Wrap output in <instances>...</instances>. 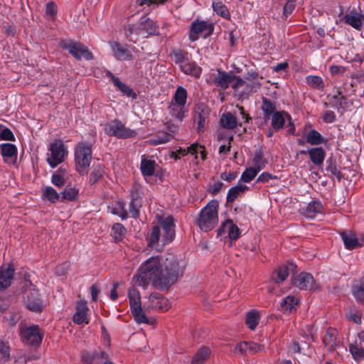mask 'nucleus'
I'll return each instance as SVG.
<instances>
[{"mask_svg": "<svg viewBox=\"0 0 364 364\" xmlns=\"http://www.w3.org/2000/svg\"><path fill=\"white\" fill-rule=\"evenodd\" d=\"M341 237L346 249H357L364 245V236L360 233L345 230L341 232Z\"/></svg>", "mask_w": 364, "mask_h": 364, "instance_id": "11", "label": "nucleus"}, {"mask_svg": "<svg viewBox=\"0 0 364 364\" xmlns=\"http://www.w3.org/2000/svg\"><path fill=\"white\" fill-rule=\"evenodd\" d=\"M88 308L85 301H79L76 304V312L74 314L73 321L78 325L87 324L89 319L87 317Z\"/></svg>", "mask_w": 364, "mask_h": 364, "instance_id": "18", "label": "nucleus"}, {"mask_svg": "<svg viewBox=\"0 0 364 364\" xmlns=\"http://www.w3.org/2000/svg\"><path fill=\"white\" fill-rule=\"evenodd\" d=\"M105 132L110 136L118 139H127L134 137L136 135L135 130L126 127L119 120L110 121L105 125Z\"/></svg>", "mask_w": 364, "mask_h": 364, "instance_id": "5", "label": "nucleus"}, {"mask_svg": "<svg viewBox=\"0 0 364 364\" xmlns=\"http://www.w3.org/2000/svg\"><path fill=\"white\" fill-rule=\"evenodd\" d=\"M141 171L144 176H151L155 171V161L143 158L141 161Z\"/></svg>", "mask_w": 364, "mask_h": 364, "instance_id": "38", "label": "nucleus"}, {"mask_svg": "<svg viewBox=\"0 0 364 364\" xmlns=\"http://www.w3.org/2000/svg\"><path fill=\"white\" fill-rule=\"evenodd\" d=\"M14 268L9 264L6 267H2L0 270V289H5L11 284Z\"/></svg>", "mask_w": 364, "mask_h": 364, "instance_id": "26", "label": "nucleus"}, {"mask_svg": "<svg viewBox=\"0 0 364 364\" xmlns=\"http://www.w3.org/2000/svg\"><path fill=\"white\" fill-rule=\"evenodd\" d=\"M344 19L346 23L358 30H360L363 26V22L360 16L346 14L344 16Z\"/></svg>", "mask_w": 364, "mask_h": 364, "instance_id": "48", "label": "nucleus"}, {"mask_svg": "<svg viewBox=\"0 0 364 364\" xmlns=\"http://www.w3.org/2000/svg\"><path fill=\"white\" fill-rule=\"evenodd\" d=\"M173 60L176 64L179 65L180 68L189 59L188 53L182 50H176L172 52Z\"/></svg>", "mask_w": 364, "mask_h": 364, "instance_id": "42", "label": "nucleus"}, {"mask_svg": "<svg viewBox=\"0 0 364 364\" xmlns=\"http://www.w3.org/2000/svg\"><path fill=\"white\" fill-rule=\"evenodd\" d=\"M126 233V229L125 228L119 224V223H115L113 225L112 228V232L111 235L115 240V241H120L122 238V237Z\"/></svg>", "mask_w": 364, "mask_h": 364, "instance_id": "52", "label": "nucleus"}, {"mask_svg": "<svg viewBox=\"0 0 364 364\" xmlns=\"http://www.w3.org/2000/svg\"><path fill=\"white\" fill-rule=\"evenodd\" d=\"M46 15L52 20L55 18L57 14V7L56 5L50 1L46 4Z\"/></svg>", "mask_w": 364, "mask_h": 364, "instance_id": "62", "label": "nucleus"}, {"mask_svg": "<svg viewBox=\"0 0 364 364\" xmlns=\"http://www.w3.org/2000/svg\"><path fill=\"white\" fill-rule=\"evenodd\" d=\"M306 143L317 146L326 141L324 137L316 129L309 131L306 135Z\"/></svg>", "mask_w": 364, "mask_h": 364, "instance_id": "35", "label": "nucleus"}, {"mask_svg": "<svg viewBox=\"0 0 364 364\" xmlns=\"http://www.w3.org/2000/svg\"><path fill=\"white\" fill-rule=\"evenodd\" d=\"M134 320L137 323H147L149 320L142 310L141 307H139L131 310Z\"/></svg>", "mask_w": 364, "mask_h": 364, "instance_id": "56", "label": "nucleus"}, {"mask_svg": "<svg viewBox=\"0 0 364 364\" xmlns=\"http://www.w3.org/2000/svg\"><path fill=\"white\" fill-rule=\"evenodd\" d=\"M107 359H109V355L104 351L85 353L82 356L85 364H103Z\"/></svg>", "mask_w": 364, "mask_h": 364, "instance_id": "22", "label": "nucleus"}, {"mask_svg": "<svg viewBox=\"0 0 364 364\" xmlns=\"http://www.w3.org/2000/svg\"><path fill=\"white\" fill-rule=\"evenodd\" d=\"M187 91L184 87L180 86L176 88L168 107V114L175 120L182 122L187 115Z\"/></svg>", "mask_w": 364, "mask_h": 364, "instance_id": "2", "label": "nucleus"}, {"mask_svg": "<svg viewBox=\"0 0 364 364\" xmlns=\"http://www.w3.org/2000/svg\"><path fill=\"white\" fill-rule=\"evenodd\" d=\"M259 313L255 310H252L247 313L246 316V323L251 330H254L259 323Z\"/></svg>", "mask_w": 364, "mask_h": 364, "instance_id": "47", "label": "nucleus"}, {"mask_svg": "<svg viewBox=\"0 0 364 364\" xmlns=\"http://www.w3.org/2000/svg\"><path fill=\"white\" fill-rule=\"evenodd\" d=\"M184 264L171 253L151 257L140 265L132 282L144 289L151 284L157 289L166 290L183 274Z\"/></svg>", "mask_w": 364, "mask_h": 364, "instance_id": "1", "label": "nucleus"}, {"mask_svg": "<svg viewBox=\"0 0 364 364\" xmlns=\"http://www.w3.org/2000/svg\"><path fill=\"white\" fill-rule=\"evenodd\" d=\"M296 265L291 262L279 266L272 274V281L277 284L282 283L289 274H294L296 272Z\"/></svg>", "mask_w": 364, "mask_h": 364, "instance_id": "12", "label": "nucleus"}, {"mask_svg": "<svg viewBox=\"0 0 364 364\" xmlns=\"http://www.w3.org/2000/svg\"><path fill=\"white\" fill-rule=\"evenodd\" d=\"M10 356L9 347L4 343H0V364L7 361Z\"/></svg>", "mask_w": 364, "mask_h": 364, "instance_id": "60", "label": "nucleus"}, {"mask_svg": "<svg viewBox=\"0 0 364 364\" xmlns=\"http://www.w3.org/2000/svg\"><path fill=\"white\" fill-rule=\"evenodd\" d=\"M160 236V228L158 226H154L150 235L149 245L152 247L154 244L159 242Z\"/></svg>", "mask_w": 364, "mask_h": 364, "instance_id": "61", "label": "nucleus"}, {"mask_svg": "<svg viewBox=\"0 0 364 364\" xmlns=\"http://www.w3.org/2000/svg\"><path fill=\"white\" fill-rule=\"evenodd\" d=\"M76 169L82 173L90 166L92 160V144L86 141L77 144L74 151Z\"/></svg>", "mask_w": 364, "mask_h": 364, "instance_id": "4", "label": "nucleus"}, {"mask_svg": "<svg viewBox=\"0 0 364 364\" xmlns=\"http://www.w3.org/2000/svg\"><path fill=\"white\" fill-rule=\"evenodd\" d=\"M180 69L186 75H188L196 78L200 77L202 72L201 68L199 67L196 62L191 61L189 59L183 65H181Z\"/></svg>", "mask_w": 364, "mask_h": 364, "instance_id": "29", "label": "nucleus"}, {"mask_svg": "<svg viewBox=\"0 0 364 364\" xmlns=\"http://www.w3.org/2000/svg\"><path fill=\"white\" fill-rule=\"evenodd\" d=\"M249 345H248V342H241L240 343H238L235 348V354H241V355H245V354H249Z\"/></svg>", "mask_w": 364, "mask_h": 364, "instance_id": "63", "label": "nucleus"}, {"mask_svg": "<svg viewBox=\"0 0 364 364\" xmlns=\"http://www.w3.org/2000/svg\"><path fill=\"white\" fill-rule=\"evenodd\" d=\"M323 342L325 346L330 351H333L338 346V341L336 332L333 329H328L326 331V334L323 338Z\"/></svg>", "mask_w": 364, "mask_h": 364, "instance_id": "32", "label": "nucleus"}, {"mask_svg": "<svg viewBox=\"0 0 364 364\" xmlns=\"http://www.w3.org/2000/svg\"><path fill=\"white\" fill-rule=\"evenodd\" d=\"M20 336L24 343L34 346H39L43 339V334L38 326H31L21 329Z\"/></svg>", "mask_w": 364, "mask_h": 364, "instance_id": "9", "label": "nucleus"}, {"mask_svg": "<svg viewBox=\"0 0 364 364\" xmlns=\"http://www.w3.org/2000/svg\"><path fill=\"white\" fill-rule=\"evenodd\" d=\"M322 119L325 123H333L336 119V116L334 112L331 110H327L324 112L322 114Z\"/></svg>", "mask_w": 364, "mask_h": 364, "instance_id": "64", "label": "nucleus"}, {"mask_svg": "<svg viewBox=\"0 0 364 364\" xmlns=\"http://www.w3.org/2000/svg\"><path fill=\"white\" fill-rule=\"evenodd\" d=\"M353 295L359 303H364V282H357L353 286Z\"/></svg>", "mask_w": 364, "mask_h": 364, "instance_id": "45", "label": "nucleus"}, {"mask_svg": "<svg viewBox=\"0 0 364 364\" xmlns=\"http://www.w3.org/2000/svg\"><path fill=\"white\" fill-rule=\"evenodd\" d=\"M42 198L55 203L60 200V194L51 186H47L43 189Z\"/></svg>", "mask_w": 364, "mask_h": 364, "instance_id": "39", "label": "nucleus"}, {"mask_svg": "<svg viewBox=\"0 0 364 364\" xmlns=\"http://www.w3.org/2000/svg\"><path fill=\"white\" fill-rule=\"evenodd\" d=\"M306 82L307 85L314 88L319 90H323L324 88V82L323 79L318 75H308L306 77Z\"/></svg>", "mask_w": 364, "mask_h": 364, "instance_id": "40", "label": "nucleus"}, {"mask_svg": "<svg viewBox=\"0 0 364 364\" xmlns=\"http://www.w3.org/2000/svg\"><path fill=\"white\" fill-rule=\"evenodd\" d=\"M203 147L199 146L197 144H193L191 146H188L187 149H181L180 148L176 152L172 153V156H174L176 159H179V154L182 156H185L187 154L190 153L191 154H195L198 153V149H201Z\"/></svg>", "mask_w": 364, "mask_h": 364, "instance_id": "43", "label": "nucleus"}, {"mask_svg": "<svg viewBox=\"0 0 364 364\" xmlns=\"http://www.w3.org/2000/svg\"><path fill=\"white\" fill-rule=\"evenodd\" d=\"M25 302L27 308L32 311L41 312L44 307V305L40 299L38 291L35 289H33L28 293Z\"/></svg>", "mask_w": 364, "mask_h": 364, "instance_id": "17", "label": "nucleus"}, {"mask_svg": "<svg viewBox=\"0 0 364 364\" xmlns=\"http://www.w3.org/2000/svg\"><path fill=\"white\" fill-rule=\"evenodd\" d=\"M237 77V76L232 73L218 70V74L213 79V84L222 90H226L230 85L232 87Z\"/></svg>", "mask_w": 364, "mask_h": 364, "instance_id": "15", "label": "nucleus"}, {"mask_svg": "<svg viewBox=\"0 0 364 364\" xmlns=\"http://www.w3.org/2000/svg\"><path fill=\"white\" fill-rule=\"evenodd\" d=\"M124 33L127 37H130V40L133 41L132 38V35L140 36L139 26V21L133 25H128L124 27Z\"/></svg>", "mask_w": 364, "mask_h": 364, "instance_id": "58", "label": "nucleus"}, {"mask_svg": "<svg viewBox=\"0 0 364 364\" xmlns=\"http://www.w3.org/2000/svg\"><path fill=\"white\" fill-rule=\"evenodd\" d=\"M105 76L109 77L114 85L124 95L135 99L136 93L129 86L122 82L119 79L115 77L110 71L105 72Z\"/></svg>", "mask_w": 364, "mask_h": 364, "instance_id": "24", "label": "nucleus"}, {"mask_svg": "<svg viewBox=\"0 0 364 364\" xmlns=\"http://www.w3.org/2000/svg\"><path fill=\"white\" fill-rule=\"evenodd\" d=\"M210 349L207 346L200 347L193 355L191 364H204L210 358Z\"/></svg>", "mask_w": 364, "mask_h": 364, "instance_id": "28", "label": "nucleus"}, {"mask_svg": "<svg viewBox=\"0 0 364 364\" xmlns=\"http://www.w3.org/2000/svg\"><path fill=\"white\" fill-rule=\"evenodd\" d=\"M260 87L257 81L246 82L237 76L232 85L235 92L241 97H246L253 92H256Z\"/></svg>", "mask_w": 364, "mask_h": 364, "instance_id": "8", "label": "nucleus"}, {"mask_svg": "<svg viewBox=\"0 0 364 364\" xmlns=\"http://www.w3.org/2000/svg\"><path fill=\"white\" fill-rule=\"evenodd\" d=\"M346 100V97L340 91H338L336 95L330 98L329 103L333 107L339 110L341 108H343Z\"/></svg>", "mask_w": 364, "mask_h": 364, "instance_id": "41", "label": "nucleus"}, {"mask_svg": "<svg viewBox=\"0 0 364 364\" xmlns=\"http://www.w3.org/2000/svg\"><path fill=\"white\" fill-rule=\"evenodd\" d=\"M213 11L224 18H229L230 15L227 6L220 1H213L212 4Z\"/></svg>", "mask_w": 364, "mask_h": 364, "instance_id": "44", "label": "nucleus"}, {"mask_svg": "<svg viewBox=\"0 0 364 364\" xmlns=\"http://www.w3.org/2000/svg\"><path fill=\"white\" fill-rule=\"evenodd\" d=\"M104 174V168L102 165L94 166L90 175V183L95 184Z\"/></svg>", "mask_w": 364, "mask_h": 364, "instance_id": "49", "label": "nucleus"}, {"mask_svg": "<svg viewBox=\"0 0 364 364\" xmlns=\"http://www.w3.org/2000/svg\"><path fill=\"white\" fill-rule=\"evenodd\" d=\"M259 171L252 167L247 168L242 173L240 181L249 183L253 180Z\"/></svg>", "mask_w": 364, "mask_h": 364, "instance_id": "55", "label": "nucleus"}, {"mask_svg": "<svg viewBox=\"0 0 364 364\" xmlns=\"http://www.w3.org/2000/svg\"><path fill=\"white\" fill-rule=\"evenodd\" d=\"M1 153L6 163H15L17 159V148L10 143L0 144Z\"/></svg>", "mask_w": 364, "mask_h": 364, "instance_id": "23", "label": "nucleus"}, {"mask_svg": "<svg viewBox=\"0 0 364 364\" xmlns=\"http://www.w3.org/2000/svg\"><path fill=\"white\" fill-rule=\"evenodd\" d=\"M208 114V109H202L196 112L194 116V121L198 124V129L200 131L205 126V120Z\"/></svg>", "mask_w": 364, "mask_h": 364, "instance_id": "54", "label": "nucleus"}, {"mask_svg": "<svg viewBox=\"0 0 364 364\" xmlns=\"http://www.w3.org/2000/svg\"><path fill=\"white\" fill-rule=\"evenodd\" d=\"M267 163V161L265 159H264L262 152L261 151H256L252 160V164L254 166L252 168L260 171L264 168Z\"/></svg>", "mask_w": 364, "mask_h": 364, "instance_id": "46", "label": "nucleus"}, {"mask_svg": "<svg viewBox=\"0 0 364 364\" xmlns=\"http://www.w3.org/2000/svg\"><path fill=\"white\" fill-rule=\"evenodd\" d=\"M171 307L168 299L158 292L151 293L148 297V301L144 304L146 309L160 310L166 311Z\"/></svg>", "mask_w": 364, "mask_h": 364, "instance_id": "13", "label": "nucleus"}, {"mask_svg": "<svg viewBox=\"0 0 364 364\" xmlns=\"http://www.w3.org/2000/svg\"><path fill=\"white\" fill-rule=\"evenodd\" d=\"M128 298L131 310L141 307L140 294L136 288L132 287L128 290Z\"/></svg>", "mask_w": 364, "mask_h": 364, "instance_id": "34", "label": "nucleus"}, {"mask_svg": "<svg viewBox=\"0 0 364 364\" xmlns=\"http://www.w3.org/2000/svg\"><path fill=\"white\" fill-rule=\"evenodd\" d=\"M141 206V201L131 200L129 203V212L134 218H137L139 215V208Z\"/></svg>", "mask_w": 364, "mask_h": 364, "instance_id": "59", "label": "nucleus"}, {"mask_svg": "<svg viewBox=\"0 0 364 364\" xmlns=\"http://www.w3.org/2000/svg\"><path fill=\"white\" fill-rule=\"evenodd\" d=\"M140 36L159 34L158 24L146 16H143L139 21Z\"/></svg>", "mask_w": 364, "mask_h": 364, "instance_id": "16", "label": "nucleus"}, {"mask_svg": "<svg viewBox=\"0 0 364 364\" xmlns=\"http://www.w3.org/2000/svg\"><path fill=\"white\" fill-rule=\"evenodd\" d=\"M323 207L318 200H312L304 210V215L309 218H314L318 214L322 213Z\"/></svg>", "mask_w": 364, "mask_h": 364, "instance_id": "27", "label": "nucleus"}, {"mask_svg": "<svg viewBox=\"0 0 364 364\" xmlns=\"http://www.w3.org/2000/svg\"><path fill=\"white\" fill-rule=\"evenodd\" d=\"M220 123L223 127L228 129H233L237 126V118L231 112H227L222 115Z\"/></svg>", "mask_w": 364, "mask_h": 364, "instance_id": "36", "label": "nucleus"}, {"mask_svg": "<svg viewBox=\"0 0 364 364\" xmlns=\"http://www.w3.org/2000/svg\"><path fill=\"white\" fill-rule=\"evenodd\" d=\"M299 300L294 296H287L280 303L279 309L285 313H291L296 310Z\"/></svg>", "mask_w": 364, "mask_h": 364, "instance_id": "31", "label": "nucleus"}, {"mask_svg": "<svg viewBox=\"0 0 364 364\" xmlns=\"http://www.w3.org/2000/svg\"><path fill=\"white\" fill-rule=\"evenodd\" d=\"M262 109L266 117L269 116L272 114H273L276 109L275 103L267 98L263 97Z\"/></svg>", "mask_w": 364, "mask_h": 364, "instance_id": "53", "label": "nucleus"}, {"mask_svg": "<svg viewBox=\"0 0 364 364\" xmlns=\"http://www.w3.org/2000/svg\"><path fill=\"white\" fill-rule=\"evenodd\" d=\"M110 46L114 58L118 60H130L133 58L132 51L127 46L117 42H111Z\"/></svg>", "mask_w": 364, "mask_h": 364, "instance_id": "19", "label": "nucleus"}, {"mask_svg": "<svg viewBox=\"0 0 364 364\" xmlns=\"http://www.w3.org/2000/svg\"><path fill=\"white\" fill-rule=\"evenodd\" d=\"M349 351L356 362L358 363L364 360V348H360L357 345L350 344L349 346Z\"/></svg>", "mask_w": 364, "mask_h": 364, "instance_id": "51", "label": "nucleus"}, {"mask_svg": "<svg viewBox=\"0 0 364 364\" xmlns=\"http://www.w3.org/2000/svg\"><path fill=\"white\" fill-rule=\"evenodd\" d=\"M301 154H308L311 162L316 166L322 165L326 156V151L322 147L311 148L308 151L303 150L301 151Z\"/></svg>", "mask_w": 364, "mask_h": 364, "instance_id": "25", "label": "nucleus"}, {"mask_svg": "<svg viewBox=\"0 0 364 364\" xmlns=\"http://www.w3.org/2000/svg\"><path fill=\"white\" fill-rule=\"evenodd\" d=\"M47 162L52 168L61 164L68 154V151L61 140H55L49 145Z\"/></svg>", "mask_w": 364, "mask_h": 364, "instance_id": "6", "label": "nucleus"}, {"mask_svg": "<svg viewBox=\"0 0 364 364\" xmlns=\"http://www.w3.org/2000/svg\"><path fill=\"white\" fill-rule=\"evenodd\" d=\"M79 196V189L75 186H67L61 192V201H75Z\"/></svg>", "mask_w": 364, "mask_h": 364, "instance_id": "33", "label": "nucleus"}, {"mask_svg": "<svg viewBox=\"0 0 364 364\" xmlns=\"http://www.w3.org/2000/svg\"><path fill=\"white\" fill-rule=\"evenodd\" d=\"M218 200H213L209 202L200 212L196 224L200 230L208 232L213 230L218 223Z\"/></svg>", "mask_w": 364, "mask_h": 364, "instance_id": "3", "label": "nucleus"}, {"mask_svg": "<svg viewBox=\"0 0 364 364\" xmlns=\"http://www.w3.org/2000/svg\"><path fill=\"white\" fill-rule=\"evenodd\" d=\"M292 284L300 289L313 290L318 288L313 276L306 272H301L291 279Z\"/></svg>", "mask_w": 364, "mask_h": 364, "instance_id": "14", "label": "nucleus"}, {"mask_svg": "<svg viewBox=\"0 0 364 364\" xmlns=\"http://www.w3.org/2000/svg\"><path fill=\"white\" fill-rule=\"evenodd\" d=\"M163 230L161 241L163 245H166L172 242L175 237L176 220L172 216L166 218L161 217L159 220Z\"/></svg>", "mask_w": 364, "mask_h": 364, "instance_id": "10", "label": "nucleus"}, {"mask_svg": "<svg viewBox=\"0 0 364 364\" xmlns=\"http://www.w3.org/2000/svg\"><path fill=\"white\" fill-rule=\"evenodd\" d=\"M59 45L61 48L68 50L77 60L84 58L88 60L92 58V55L87 47L80 42L61 41Z\"/></svg>", "mask_w": 364, "mask_h": 364, "instance_id": "7", "label": "nucleus"}, {"mask_svg": "<svg viewBox=\"0 0 364 364\" xmlns=\"http://www.w3.org/2000/svg\"><path fill=\"white\" fill-rule=\"evenodd\" d=\"M291 119L289 114L285 112H275L272 117V126L275 130L282 129L285 124V119Z\"/></svg>", "mask_w": 364, "mask_h": 364, "instance_id": "30", "label": "nucleus"}, {"mask_svg": "<svg viewBox=\"0 0 364 364\" xmlns=\"http://www.w3.org/2000/svg\"><path fill=\"white\" fill-rule=\"evenodd\" d=\"M208 30V34L213 31V26L208 25L205 21H196L192 23L189 32V38L191 41H195L198 38V35L203 31Z\"/></svg>", "mask_w": 364, "mask_h": 364, "instance_id": "20", "label": "nucleus"}, {"mask_svg": "<svg viewBox=\"0 0 364 364\" xmlns=\"http://www.w3.org/2000/svg\"><path fill=\"white\" fill-rule=\"evenodd\" d=\"M248 189L245 185H237L231 188L227 194V203L233 202L240 194L245 193Z\"/></svg>", "mask_w": 364, "mask_h": 364, "instance_id": "37", "label": "nucleus"}, {"mask_svg": "<svg viewBox=\"0 0 364 364\" xmlns=\"http://www.w3.org/2000/svg\"><path fill=\"white\" fill-rule=\"evenodd\" d=\"M144 196L142 186L139 183H134L131 190V200L141 201Z\"/></svg>", "mask_w": 364, "mask_h": 364, "instance_id": "57", "label": "nucleus"}, {"mask_svg": "<svg viewBox=\"0 0 364 364\" xmlns=\"http://www.w3.org/2000/svg\"><path fill=\"white\" fill-rule=\"evenodd\" d=\"M326 171L334 175L338 181L342 179V173L340 169L338 168L336 161L329 159L326 161Z\"/></svg>", "mask_w": 364, "mask_h": 364, "instance_id": "50", "label": "nucleus"}, {"mask_svg": "<svg viewBox=\"0 0 364 364\" xmlns=\"http://www.w3.org/2000/svg\"><path fill=\"white\" fill-rule=\"evenodd\" d=\"M228 233L230 240H236L240 236V229L231 220H226L218 230V236Z\"/></svg>", "mask_w": 364, "mask_h": 364, "instance_id": "21", "label": "nucleus"}]
</instances>
